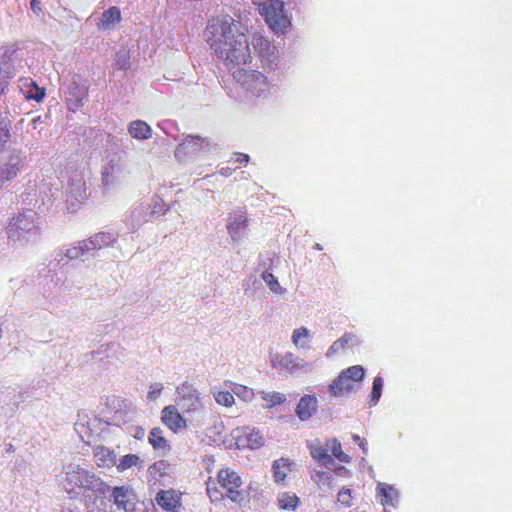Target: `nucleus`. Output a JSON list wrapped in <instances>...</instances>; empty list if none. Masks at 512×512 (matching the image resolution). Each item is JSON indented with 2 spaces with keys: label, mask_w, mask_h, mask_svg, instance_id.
Returning a JSON list of instances; mask_svg holds the SVG:
<instances>
[{
  "label": "nucleus",
  "mask_w": 512,
  "mask_h": 512,
  "mask_svg": "<svg viewBox=\"0 0 512 512\" xmlns=\"http://www.w3.org/2000/svg\"><path fill=\"white\" fill-rule=\"evenodd\" d=\"M27 99H33L37 102H41L45 97V89L38 87V85L33 82L31 84V89L27 92Z\"/></svg>",
  "instance_id": "34"
},
{
  "label": "nucleus",
  "mask_w": 512,
  "mask_h": 512,
  "mask_svg": "<svg viewBox=\"0 0 512 512\" xmlns=\"http://www.w3.org/2000/svg\"><path fill=\"white\" fill-rule=\"evenodd\" d=\"M235 439L239 445L247 446L250 449H259L264 443V436L256 428L242 427L234 430Z\"/></svg>",
  "instance_id": "11"
},
{
  "label": "nucleus",
  "mask_w": 512,
  "mask_h": 512,
  "mask_svg": "<svg viewBox=\"0 0 512 512\" xmlns=\"http://www.w3.org/2000/svg\"><path fill=\"white\" fill-rule=\"evenodd\" d=\"M325 446L331 451L333 457L341 463H349L351 457L342 450V445L337 438L327 439Z\"/></svg>",
  "instance_id": "25"
},
{
  "label": "nucleus",
  "mask_w": 512,
  "mask_h": 512,
  "mask_svg": "<svg viewBox=\"0 0 512 512\" xmlns=\"http://www.w3.org/2000/svg\"><path fill=\"white\" fill-rule=\"evenodd\" d=\"M208 43L216 56L229 68L251 62L248 37L230 16L214 17L207 24Z\"/></svg>",
  "instance_id": "1"
},
{
  "label": "nucleus",
  "mask_w": 512,
  "mask_h": 512,
  "mask_svg": "<svg viewBox=\"0 0 512 512\" xmlns=\"http://www.w3.org/2000/svg\"><path fill=\"white\" fill-rule=\"evenodd\" d=\"M259 13L268 27L276 34H285L291 27V17L282 0H266L259 6Z\"/></svg>",
  "instance_id": "5"
},
{
  "label": "nucleus",
  "mask_w": 512,
  "mask_h": 512,
  "mask_svg": "<svg viewBox=\"0 0 512 512\" xmlns=\"http://www.w3.org/2000/svg\"><path fill=\"white\" fill-rule=\"evenodd\" d=\"M250 160V157L248 154L245 153H235V162L239 164H246Z\"/></svg>",
  "instance_id": "42"
},
{
  "label": "nucleus",
  "mask_w": 512,
  "mask_h": 512,
  "mask_svg": "<svg viewBox=\"0 0 512 512\" xmlns=\"http://www.w3.org/2000/svg\"><path fill=\"white\" fill-rule=\"evenodd\" d=\"M24 163L25 157L21 156L20 153L11 154L7 162L0 167V180L5 183L15 178L24 166Z\"/></svg>",
  "instance_id": "14"
},
{
  "label": "nucleus",
  "mask_w": 512,
  "mask_h": 512,
  "mask_svg": "<svg viewBox=\"0 0 512 512\" xmlns=\"http://www.w3.org/2000/svg\"><path fill=\"white\" fill-rule=\"evenodd\" d=\"M309 451L311 454V457L323 464H328L332 461L330 455L328 454V448L325 446H321L320 444H309Z\"/></svg>",
  "instance_id": "27"
},
{
  "label": "nucleus",
  "mask_w": 512,
  "mask_h": 512,
  "mask_svg": "<svg viewBox=\"0 0 512 512\" xmlns=\"http://www.w3.org/2000/svg\"><path fill=\"white\" fill-rule=\"evenodd\" d=\"M182 495L175 489L159 490L155 502L165 512H179L182 508Z\"/></svg>",
  "instance_id": "9"
},
{
  "label": "nucleus",
  "mask_w": 512,
  "mask_h": 512,
  "mask_svg": "<svg viewBox=\"0 0 512 512\" xmlns=\"http://www.w3.org/2000/svg\"><path fill=\"white\" fill-rule=\"evenodd\" d=\"M144 436V429L142 427H137L135 438L141 439Z\"/></svg>",
  "instance_id": "45"
},
{
  "label": "nucleus",
  "mask_w": 512,
  "mask_h": 512,
  "mask_svg": "<svg viewBox=\"0 0 512 512\" xmlns=\"http://www.w3.org/2000/svg\"><path fill=\"white\" fill-rule=\"evenodd\" d=\"M3 184L2 180H0V186Z\"/></svg>",
  "instance_id": "49"
},
{
  "label": "nucleus",
  "mask_w": 512,
  "mask_h": 512,
  "mask_svg": "<svg viewBox=\"0 0 512 512\" xmlns=\"http://www.w3.org/2000/svg\"><path fill=\"white\" fill-rule=\"evenodd\" d=\"M11 137L10 123L4 119H0V153L8 147Z\"/></svg>",
  "instance_id": "28"
},
{
  "label": "nucleus",
  "mask_w": 512,
  "mask_h": 512,
  "mask_svg": "<svg viewBox=\"0 0 512 512\" xmlns=\"http://www.w3.org/2000/svg\"><path fill=\"white\" fill-rule=\"evenodd\" d=\"M352 439L355 443L359 445L363 453L366 455L368 453V442L365 438L360 437L357 434L352 435Z\"/></svg>",
  "instance_id": "40"
},
{
  "label": "nucleus",
  "mask_w": 512,
  "mask_h": 512,
  "mask_svg": "<svg viewBox=\"0 0 512 512\" xmlns=\"http://www.w3.org/2000/svg\"><path fill=\"white\" fill-rule=\"evenodd\" d=\"M203 146H210V141L207 138H202L200 136L188 135L186 136L182 143L177 147L176 152H185V150L191 149L192 151L201 150Z\"/></svg>",
  "instance_id": "21"
},
{
  "label": "nucleus",
  "mask_w": 512,
  "mask_h": 512,
  "mask_svg": "<svg viewBox=\"0 0 512 512\" xmlns=\"http://www.w3.org/2000/svg\"><path fill=\"white\" fill-rule=\"evenodd\" d=\"M292 470V462L288 458H280L273 462L272 473L275 483L284 484L288 473Z\"/></svg>",
  "instance_id": "19"
},
{
  "label": "nucleus",
  "mask_w": 512,
  "mask_h": 512,
  "mask_svg": "<svg viewBox=\"0 0 512 512\" xmlns=\"http://www.w3.org/2000/svg\"><path fill=\"white\" fill-rule=\"evenodd\" d=\"M161 422L175 434L187 428L186 419L179 413L174 405H168L162 409Z\"/></svg>",
  "instance_id": "12"
},
{
  "label": "nucleus",
  "mask_w": 512,
  "mask_h": 512,
  "mask_svg": "<svg viewBox=\"0 0 512 512\" xmlns=\"http://www.w3.org/2000/svg\"><path fill=\"white\" fill-rule=\"evenodd\" d=\"M162 391V386L160 384H154L150 387V391L148 392V398L153 400L156 399Z\"/></svg>",
  "instance_id": "41"
},
{
  "label": "nucleus",
  "mask_w": 512,
  "mask_h": 512,
  "mask_svg": "<svg viewBox=\"0 0 512 512\" xmlns=\"http://www.w3.org/2000/svg\"><path fill=\"white\" fill-rule=\"evenodd\" d=\"M277 503L280 510H295L301 501L293 492H281L277 496Z\"/></svg>",
  "instance_id": "23"
},
{
  "label": "nucleus",
  "mask_w": 512,
  "mask_h": 512,
  "mask_svg": "<svg viewBox=\"0 0 512 512\" xmlns=\"http://www.w3.org/2000/svg\"><path fill=\"white\" fill-rule=\"evenodd\" d=\"M376 492L384 509L396 506L398 492L393 487L385 483H379L376 487Z\"/></svg>",
  "instance_id": "17"
},
{
  "label": "nucleus",
  "mask_w": 512,
  "mask_h": 512,
  "mask_svg": "<svg viewBox=\"0 0 512 512\" xmlns=\"http://www.w3.org/2000/svg\"><path fill=\"white\" fill-rule=\"evenodd\" d=\"M215 400L218 404L230 407L234 404V396L229 391H219L215 394Z\"/></svg>",
  "instance_id": "33"
},
{
  "label": "nucleus",
  "mask_w": 512,
  "mask_h": 512,
  "mask_svg": "<svg viewBox=\"0 0 512 512\" xmlns=\"http://www.w3.org/2000/svg\"><path fill=\"white\" fill-rule=\"evenodd\" d=\"M234 392H235L236 394H239V392H242V389H239V388H238V386H237V387H236V389H234Z\"/></svg>",
  "instance_id": "47"
},
{
  "label": "nucleus",
  "mask_w": 512,
  "mask_h": 512,
  "mask_svg": "<svg viewBox=\"0 0 512 512\" xmlns=\"http://www.w3.org/2000/svg\"><path fill=\"white\" fill-rule=\"evenodd\" d=\"M86 198V184L83 177L79 175L75 182L72 181V183L69 184V191L66 199L68 208L71 211H76Z\"/></svg>",
  "instance_id": "13"
},
{
  "label": "nucleus",
  "mask_w": 512,
  "mask_h": 512,
  "mask_svg": "<svg viewBox=\"0 0 512 512\" xmlns=\"http://www.w3.org/2000/svg\"><path fill=\"white\" fill-rule=\"evenodd\" d=\"M262 399L267 403L268 408H272L277 405H281L285 402L286 397L284 394L279 392L264 393Z\"/></svg>",
  "instance_id": "32"
},
{
  "label": "nucleus",
  "mask_w": 512,
  "mask_h": 512,
  "mask_svg": "<svg viewBox=\"0 0 512 512\" xmlns=\"http://www.w3.org/2000/svg\"><path fill=\"white\" fill-rule=\"evenodd\" d=\"M262 278L273 292L279 291V289H280L279 282H278L277 278L272 273L264 272L262 274Z\"/></svg>",
  "instance_id": "37"
},
{
  "label": "nucleus",
  "mask_w": 512,
  "mask_h": 512,
  "mask_svg": "<svg viewBox=\"0 0 512 512\" xmlns=\"http://www.w3.org/2000/svg\"><path fill=\"white\" fill-rule=\"evenodd\" d=\"M337 501L343 507H350L353 501L352 491L348 488H342L337 495Z\"/></svg>",
  "instance_id": "35"
},
{
  "label": "nucleus",
  "mask_w": 512,
  "mask_h": 512,
  "mask_svg": "<svg viewBox=\"0 0 512 512\" xmlns=\"http://www.w3.org/2000/svg\"><path fill=\"white\" fill-rule=\"evenodd\" d=\"M103 486L105 483L100 477L80 465L70 464L67 467L63 487L69 495L78 496L86 492L102 491Z\"/></svg>",
  "instance_id": "3"
},
{
  "label": "nucleus",
  "mask_w": 512,
  "mask_h": 512,
  "mask_svg": "<svg viewBox=\"0 0 512 512\" xmlns=\"http://www.w3.org/2000/svg\"><path fill=\"white\" fill-rule=\"evenodd\" d=\"M362 366L354 365L344 369L329 385V390L334 396H344L355 389L356 383L364 377Z\"/></svg>",
  "instance_id": "6"
},
{
  "label": "nucleus",
  "mask_w": 512,
  "mask_h": 512,
  "mask_svg": "<svg viewBox=\"0 0 512 512\" xmlns=\"http://www.w3.org/2000/svg\"><path fill=\"white\" fill-rule=\"evenodd\" d=\"M121 19L120 9L116 6H112L102 13L97 25L101 30H109L114 27L115 24L119 23Z\"/></svg>",
  "instance_id": "20"
},
{
  "label": "nucleus",
  "mask_w": 512,
  "mask_h": 512,
  "mask_svg": "<svg viewBox=\"0 0 512 512\" xmlns=\"http://www.w3.org/2000/svg\"><path fill=\"white\" fill-rule=\"evenodd\" d=\"M383 388V380L381 377L377 376L373 380V386L371 391V400L372 402L376 403L381 397Z\"/></svg>",
  "instance_id": "36"
},
{
  "label": "nucleus",
  "mask_w": 512,
  "mask_h": 512,
  "mask_svg": "<svg viewBox=\"0 0 512 512\" xmlns=\"http://www.w3.org/2000/svg\"><path fill=\"white\" fill-rule=\"evenodd\" d=\"M40 0H31L30 7L33 11L40 10Z\"/></svg>",
  "instance_id": "43"
},
{
  "label": "nucleus",
  "mask_w": 512,
  "mask_h": 512,
  "mask_svg": "<svg viewBox=\"0 0 512 512\" xmlns=\"http://www.w3.org/2000/svg\"><path fill=\"white\" fill-rule=\"evenodd\" d=\"M238 388H239V389H242V391H244V392H246V393H248V392H249V391H248V389H247V387H245V386L238 385Z\"/></svg>",
  "instance_id": "46"
},
{
  "label": "nucleus",
  "mask_w": 512,
  "mask_h": 512,
  "mask_svg": "<svg viewBox=\"0 0 512 512\" xmlns=\"http://www.w3.org/2000/svg\"><path fill=\"white\" fill-rule=\"evenodd\" d=\"M114 239L109 234L104 232L98 233L91 238L83 241L79 246H75L67 251L70 258H77L83 255L84 250L101 249L109 245Z\"/></svg>",
  "instance_id": "10"
},
{
  "label": "nucleus",
  "mask_w": 512,
  "mask_h": 512,
  "mask_svg": "<svg viewBox=\"0 0 512 512\" xmlns=\"http://www.w3.org/2000/svg\"><path fill=\"white\" fill-rule=\"evenodd\" d=\"M233 77L242 88L254 96H260L269 89L267 77L261 72L238 69L233 73Z\"/></svg>",
  "instance_id": "7"
},
{
  "label": "nucleus",
  "mask_w": 512,
  "mask_h": 512,
  "mask_svg": "<svg viewBox=\"0 0 512 512\" xmlns=\"http://www.w3.org/2000/svg\"><path fill=\"white\" fill-rule=\"evenodd\" d=\"M128 132L133 138L148 139L151 136L152 129L145 121L135 120L130 123Z\"/></svg>",
  "instance_id": "24"
},
{
  "label": "nucleus",
  "mask_w": 512,
  "mask_h": 512,
  "mask_svg": "<svg viewBox=\"0 0 512 512\" xmlns=\"http://www.w3.org/2000/svg\"><path fill=\"white\" fill-rule=\"evenodd\" d=\"M177 394L182 399L187 400H197L198 395L196 389L193 387L192 384L188 382H184L181 385H179L176 389Z\"/></svg>",
  "instance_id": "29"
},
{
  "label": "nucleus",
  "mask_w": 512,
  "mask_h": 512,
  "mask_svg": "<svg viewBox=\"0 0 512 512\" xmlns=\"http://www.w3.org/2000/svg\"><path fill=\"white\" fill-rule=\"evenodd\" d=\"M248 226V218L244 212H234L229 215L227 230L233 240L241 238L242 232Z\"/></svg>",
  "instance_id": "15"
},
{
  "label": "nucleus",
  "mask_w": 512,
  "mask_h": 512,
  "mask_svg": "<svg viewBox=\"0 0 512 512\" xmlns=\"http://www.w3.org/2000/svg\"><path fill=\"white\" fill-rule=\"evenodd\" d=\"M111 497L118 511L131 512L136 502V494L130 485L115 486Z\"/></svg>",
  "instance_id": "8"
},
{
  "label": "nucleus",
  "mask_w": 512,
  "mask_h": 512,
  "mask_svg": "<svg viewBox=\"0 0 512 512\" xmlns=\"http://www.w3.org/2000/svg\"><path fill=\"white\" fill-rule=\"evenodd\" d=\"M351 339L352 336L346 333L342 337L334 341L327 351V356L334 355L338 353L340 350L345 349L348 346Z\"/></svg>",
  "instance_id": "31"
},
{
  "label": "nucleus",
  "mask_w": 512,
  "mask_h": 512,
  "mask_svg": "<svg viewBox=\"0 0 512 512\" xmlns=\"http://www.w3.org/2000/svg\"><path fill=\"white\" fill-rule=\"evenodd\" d=\"M206 494L212 503H221L225 499L245 506L250 502V494L243 488L241 476L229 467L221 468L215 477H208Z\"/></svg>",
  "instance_id": "2"
},
{
  "label": "nucleus",
  "mask_w": 512,
  "mask_h": 512,
  "mask_svg": "<svg viewBox=\"0 0 512 512\" xmlns=\"http://www.w3.org/2000/svg\"><path fill=\"white\" fill-rule=\"evenodd\" d=\"M384 512H390L389 508L384 509Z\"/></svg>",
  "instance_id": "48"
},
{
  "label": "nucleus",
  "mask_w": 512,
  "mask_h": 512,
  "mask_svg": "<svg viewBox=\"0 0 512 512\" xmlns=\"http://www.w3.org/2000/svg\"><path fill=\"white\" fill-rule=\"evenodd\" d=\"M166 468V462L165 461H158L153 463L149 468L148 471L151 475L156 476L157 474L162 475V472Z\"/></svg>",
  "instance_id": "39"
},
{
  "label": "nucleus",
  "mask_w": 512,
  "mask_h": 512,
  "mask_svg": "<svg viewBox=\"0 0 512 512\" xmlns=\"http://www.w3.org/2000/svg\"><path fill=\"white\" fill-rule=\"evenodd\" d=\"M309 336V330L305 327H301L293 331L292 341L296 346H298L300 344L301 339L307 340Z\"/></svg>",
  "instance_id": "38"
},
{
  "label": "nucleus",
  "mask_w": 512,
  "mask_h": 512,
  "mask_svg": "<svg viewBox=\"0 0 512 512\" xmlns=\"http://www.w3.org/2000/svg\"><path fill=\"white\" fill-rule=\"evenodd\" d=\"M252 45L260 57H269L273 54V47L270 41L262 35H254Z\"/></svg>",
  "instance_id": "26"
},
{
  "label": "nucleus",
  "mask_w": 512,
  "mask_h": 512,
  "mask_svg": "<svg viewBox=\"0 0 512 512\" xmlns=\"http://www.w3.org/2000/svg\"><path fill=\"white\" fill-rule=\"evenodd\" d=\"M37 219V213L32 210L18 212L10 217L5 227L8 240L13 243L28 242L37 236L40 231Z\"/></svg>",
  "instance_id": "4"
},
{
  "label": "nucleus",
  "mask_w": 512,
  "mask_h": 512,
  "mask_svg": "<svg viewBox=\"0 0 512 512\" xmlns=\"http://www.w3.org/2000/svg\"><path fill=\"white\" fill-rule=\"evenodd\" d=\"M93 456L98 467L110 468L116 464V455L113 450L98 445L93 449Z\"/></svg>",
  "instance_id": "18"
},
{
  "label": "nucleus",
  "mask_w": 512,
  "mask_h": 512,
  "mask_svg": "<svg viewBox=\"0 0 512 512\" xmlns=\"http://www.w3.org/2000/svg\"><path fill=\"white\" fill-rule=\"evenodd\" d=\"M222 176L228 177L232 174V169L229 167H222L219 171Z\"/></svg>",
  "instance_id": "44"
},
{
  "label": "nucleus",
  "mask_w": 512,
  "mask_h": 512,
  "mask_svg": "<svg viewBox=\"0 0 512 512\" xmlns=\"http://www.w3.org/2000/svg\"><path fill=\"white\" fill-rule=\"evenodd\" d=\"M148 442L154 450L165 451L169 449V442L164 436V431L160 427L151 429L148 435Z\"/></svg>",
  "instance_id": "22"
},
{
  "label": "nucleus",
  "mask_w": 512,
  "mask_h": 512,
  "mask_svg": "<svg viewBox=\"0 0 512 512\" xmlns=\"http://www.w3.org/2000/svg\"><path fill=\"white\" fill-rule=\"evenodd\" d=\"M139 461L140 458L136 454H126L119 460V463L116 465V467L119 472H123L127 469L137 466Z\"/></svg>",
  "instance_id": "30"
},
{
  "label": "nucleus",
  "mask_w": 512,
  "mask_h": 512,
  "mask_svg": "<svg viewBox=\"0 0 512 512\" xmlns=\"http://www.w3.org/2000/svg\"><path fill=\"white\" fill-rule=\"evenodd\" d=\"M317 409V399L313 395H304L296 406V415L300 420L306 421L312 417Z\"/></svg>",
  "instance_id": "16"
}]
</instances>
